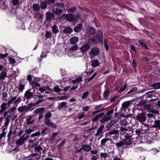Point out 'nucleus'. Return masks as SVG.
<instances>
[{"instance_id": "obj_37", "label": "nucleus", "mask_w": 160, "mask_h": 160, "mask_svg": "<svg viewBox=\"0 0 160 160\" xmlns=\"http://www.w3.org/2000/svg\"><path fill=\"white\" fill-rule=\"evenodd\" d=\"M153 87L155 89H158L160 88V82H157L154 83L150 86Z\"/></svg>"}, {"instance_id": "obj_9", "label": "nucleus", "mask_w": 160, "mask_h": 160, "mask_svg": "<svg viewBox=\"0 0 160 160\" xmlns=\"http://www.w3.org/2000/svg\"><path fill=\"white\" fill-rule=\"evenodd\" d=\"M32 89H30L27 91L24 94V97L26 98L27 100H29L31 98L34 97V95L36 93L35 92V89L33 90V92H31Z\"/></svg>"}, {"instance_id": "obj_47", "label": "nucleus", "mask_w": 160, "mask_h": 160, "mask_svg": "<svg viewBox=\"0 0 160 160\" xmlns=\"http://www.w3.org/2000/svg\"><path fill=\"white\" fill-rule=\"evenodd\" d=\"M77 7L75 6H73L70 8L68 10V13H73L76 9Z\"/></svg>"}, {"instance_id": "obj_61", "label": "nucleus", "mask_w": 160, "mask_h": 160, "mask_svg": "<svg viewBox=\"0 0 160 160\" xmlns=\"http://www.w3.org/2000/svg\"><path fill=\"white\" fill-rule=\"evenodd\" d=\"M8 126V125H5V124H4V126L2 127V132L6 133L7 132Z\"/></svg>"}, {"instance_id": "obj_20", "label": "nucleus", "mask_w": 160, "mask_h": 160, "mask_svg": "<svg viewBox=\"0 0 160 160\" xmlns=\"http://www.w3.org/2000/svg\"><path fill=\"white\" fill-rule=\"evenodd\" d=\"M82 24H79L73 28L75 32H80L82 29Z\"/></svg>"}, {"instance_id": "obj_8", "label": "nucleus", "mask_w": 160, "mask_h": 160, "mask_svg": "<svg viewBox=\"0 0 160 160\" xmlns=\"http://www.w3.org/2000/svg\"><path fill=\"white\" fill-rule=\"evenodd\" d=\"M11 99L9 100L8 102L11 105V104L14 102V104H18L22 101V98L19 97L17 99V96L11 97Z\"/></svg>"}, {"instance_id": "obj_42", "label": "nucleus", "mask_w": 160, "mask_h": 160, "mask_svg": "<svg viewBox=\"0 0 160 160\" xmlns=\"http://www.w3.org/2000/svg\"><path fill=\"white\" fill-rule=\"evenodd\" d=\"M108 140H111L112 141V140H111L110 139L106 138L102 139L101 142V146H104L105 145V143L107 142L108 141Z\"/></svg>"}, {"instance_id": "obj_33", "label": "nucleus", "mask_w": 160, "mask_h": 160, "mask_svg": "<svg viewBox=\"0 0 160 160\" xmlns=\"http://www.w3.org/2000/svg\"><path fill=\"white\" fill-rule=\"evenodd\" d=\"M96 36L99 39L102 41L103 37L102 32L101 30H98L97 31Z\"/></svg>"}, {"instance_id": "obj_63", "label": "nucleus", "mask_w": 160, "mask_h": 160, "mask_svg": "<svg viewBox=\"0 0 160 160\" xmlns=\"http://www.w3.org/2000/svg\"><path fill=\"white\" fill-rule=\"evenodd\" d=\"M137 89V88L136 87H135L131 90H130L129 92H128L126 94V95L128 94H129L130 93L132 92H133L136 91Z\"/></svg>"}, {"instance_id": "obj_22", "label": "nucleus", "mask_w": 160, "mask_h": 160, "mask_svg": "<svg viewBox=\"0 0 160 160\" xmlns=\"http://www.w3.org/2000/svg\"><path fill=\"white\" fill-rule=\"evenodd\" d=\"M154 124L152 126L153 128H155L157 129H160V120H156L154 121Z\"/></svg>"}, {"instance_id": "obj_41", "label": "nucleus", "mask_w": 160, "mask_h": 160, "mask_svg": "<svg viewBox=\"0 0 160 160\" xmlns=\"http://www.w3.org/2000/svg\"><path fill=\"white\" fill-rule=\"evenodd\" d=\"M117 122L116 120H111L109 123L106 125L107 127L108 128H110L114 124Z\"/></svg>"}, {"instance_id": "obj_49", "label": "nucleus", "mask_w": 160, "mask_h": 160, "mask_svg": "<svg viewBox=\"0 0 160 160\" xmlns=\"http://www.w3.org/2000/svg\"><path fill=\"white\" fill-rule=\"evenodd\" d=\"M6 137V133L2 132L0 134V142L5 139Z\"/></svg>"}, {"instance_id": "obj_62", "label": "nucleus", "mask_w": 160, "mask_h": 160, "mask_svg": "<svg viewBox=\"0 0 160 160\" xmlns=\"http://www.w3.org/2000/svg\"><path fill=\"white\" fill-rule=\"evenodd\" d=\"M78 46L77 44L71 47L70 50H71L74 51L77 50L78 49Z\"/></svg>"}, {"instance_id": "obj_55", "label": "nucleus", "mask_w": 160, "mask_h": 160, "mask_svg": "<svg viewBox=\"0 0 160 160\" xmlns=\"http://www.w3.org/2000/svg\"><path fill=\"white\" fill-rule=\"evenodd\" d=\"M127 87V85L126 83L123 87L121 88L118 91V92H123L126 90Z\"/></svg>"}, {"instance_id": "obj_26", "label": "nucleus", "mask_w": 160, "mask_h": 160, "mask_svg": "<svg viewBox=\"0 0 160 160\" xmlns=\"http://www.w3.org/2000/svg\"><path fill=\"white\" fill-rule=\"evenodd\" d=\"M36 94H37V95L35 94L34 95V98L35 99H39V100H42V102L45 100V99H43L44 97L42 95H40L39 93H36Z\"/></svg>"}, {"instance_id": "obj_15", "label": "nucleus", "mask_w": 160, "mask_h": 160, "mask_svg": "<svg viewBox=\"0 0 160 160\" xmlns=\"http://www.w3.org/2000/svg\"><path fill=\"white\" fill-rule=\"evenodd\" d=\"M44 123L47 125L52 128H56L57 127L54 123L50 121V119H44Z\"/></svg>"}, {"instance_id": "obj_60", "label": "nucleus", "mask_w": 160, "mask_h": 160, "mask_svg": "<svg viewBox=\"0 0 160 160\" xmlns=\"http://www.w3.org/2000/svg\"><path fill=\"white\" fill-rule=\"evenodd\" d=\"M0 7L3 9H5L6 8L7 6L4 2H2V3H0Z\"/></svg>"}, {"instance_id": "obj_51", "label": "nucleus", "mask_w": 160, "mask_h": 160, "mask_svg": "<svg viewBox=\"0 0 160 160\" xmlns=\"http://www.w3.org/2000/svg\"><path fill=\"white\" fill-rule=\"evenodd\" d=\"M45 36L47 38H50L52 36V33L50 31H47L45 33Z\"/></svg>"}, {"instance_id": "obj_12", "label": "nucleus", "mask_w": 160, "mask_h": 160, "mask_svg": "<svg viewBox=\"0 0 160 160\" xmlns=\"http://www.w3.org/2000/svg\"><path fill=\"white\" fill-rule=\"evenodd\" d=\"M91 47L90 44L89 42L85 43L80 48L82 52L85 53L88 51Z\"/></svg>"}, {"instance_id": "obj_16", "label": "nucleus", "mask_w": 160, "mask_h": 160, "mask_svg": "<svg viewBox=\"0 0 160 160\" xmlns=\"http://www.w3.org/2000/svg\"><path fill=\"white\" fill-rule=\"evenodd\" d=\"M104 126L102 125L97 130V133L95 135L96 137L100 136L102 137L103 134V131Z\"/></svg>"}, {"instance_id": "obj_25", "label": "nucleus", "mask_w": 160, "mask_h": 160, "mask_svg": "<svg viewBox=\"0 0 160 160\" xmlns=\"http://www.w3.org/2000/svg\"><path fill=\"white\" fill-rule=\"evenodd\" d=\"M73 31V29L69 26L66 27L63 30V32L66 34H70Z\"/></svg>"}, {"instance_id": "obj_14", "label": "nucleus", "mask_w": 160, "mask_h": 160, "mask_svg": "<svg viewBox=\"0 0 160 160\" xmlns=\"http://www.w3.org/2000/svg\"><path fill=\"white\" fill-rule=\"evenodd\" d=\"M46 21H51L54 18L55 15L51 12H47L45 13Z\"/></svg>"}, {"instance_id": "obj_13", "label": "nucleus", "mask_w": 160, "mask_h": 160, "mask_svg": "<svg viewBox=\"0 0 160 160\" xmlns=\"http://www.w3.org/2000/svg\"><path fill=\"white\" fill-rule=\"evenodd\" d=\"M99 49L97 47L93 48L89 52L90 56L92 57L93 56H97L98 55L99 53Z\"/></svg>"}, {"instance_id": "obj_50", "label": "nucleus", "mask_w": 160, "mask_h": 160, "mask_svg": "<svg viewBox=\"0 0 160 160\" xmlns=\"http://www.w3.org/2000/svg\"><path fill=\"white\" fill-rule=\"evenodd\" d=\"M82 81V78L81 77H79L73 80L72 82L73 83H75L78 82H81Z\"/></svg>"}, {"instance_id": "obj_7", "label": "nucleus", "mask_w": 160, "mask_h": 160, "mask_svg": "<svg viewBox=\"0 0 160 160\" xmlns=\"http://www.w3.org/2000/svg\"><path fill=\"white\" fill-rule=\"evenodd\" d=\"M11 105L8 102H2L0 105V114H2L5 111L9 108Z\"/></svg>"}, {"instance_id": "obj_27", "label": "nucleus", "mask_w": 160, "mask_h": 160, "mask_svg": "<svg viewBox=\"0 0 160 160\" xmlns=\"http://www.w3.org/2000/svg\"><path fill=\"white\" fill-rule=\"evenodd\" d=\"M100 62L98 59H94L92 61L91 66L93 67H95L100 65Z\"/></svg>"}, {"instance_id": "obj_57", "label": "nucleus", "mask_w": 160, "mask_h": 160, "mask_svg": "<svg viewBox=\"0 0 160 160\" xmlns=\"http://www.w3.org/2000/svg\"><path fill=\"white\" fill-rule=\"evenodd\" d=\"M54 91L56 92H58L62 91V90L59 88L58 86L54 87Z\"/></svg>"}, {"instance_id": "obj_39", "label": "nucleus", "mask_w": 160, "mask_h": 160, "mask_svg": "<svg viewBox=\"0 0 160 160\" xmlns=\"http://www.w3.org/2000/svg\"><path fill=\"white\" fill-rule=\"evenodd\" d=\"M48 2H41L40 3V6L42 9L46 8L48 6Z\"/></svg>"}, {"instance_id": "obj_35", "label": "nucleus", "mask_w": 160, "mask_h": 160, "mask_svg": "<svg viewBox=\"0 0 160 160\" xmlns=\"http://www.w3.org/2000/svg\"><path fill=\"white\" fill-rule=\"evenodd\" d=\"M82 149L85 151H89L91 150L92 148L87 145H83L82 146Z\"/></svg>"}, {"instance_id": "obj_34", "label": "nucleus", "mask_w": 160, "mask_h": 160, "mask_svg": "<svg viewBox=\"0 0 160 160\" xmlns=\"http://www.w3.org/2000/svg\"><path fill=\"white\" fill-rule=\"evenodd\" d=\"M24 85L22 84L20 82L18 86V92H22L24 89Z\"/></svg>"}, {"instance_id": "obj_24", "label": "nucleus", "mask_w": 160, "mask_h": 160, "mask_svg": "<svg viewBox=\"0 0 160 160\" xmlns=\"http://www.w3.org/2000/svg\"><path fill=\"white\" fill-rule=\"evenodd\" d=\"M78 38L77 37H74L71 38L70 39V42L72 44H75L78 41Z\"/></svg>"}, {"instance_id": "obj_19", "label": "nucleus", "mask_w": 160, "mask_h": 160, "mask_svg": "<svg viewBox=\"0 0 160 160\" xmlns=\"http://www.w3.org/2000/svg\"><path fill=\"white\" fill-rule=\"evenodd\" d=\"M63 12L62 10L58 8H56V9L53 8L52 10V12L54 14L58 16H60Z\"/></svg>"}, {"instance_id": "obj_1", "label": "nucleus", "mask_w": 160, "mask_h": 160, "mask_svg": "<svg viewBox=\"0 0 160 160\" xmlns=\"http://www.w3.org/2000/svg\"><path fill=\"white\" fill-rule=\"evenodd\" d=\"M114 113L113 109L110 110L107 112L106 115L103 112L99 113L96 115L95 117L92 118V120L93 122L97 121L101 117L103 116V118L100 120L101 123H104L105 122L110 120L112 116V114Z\"/></svg>"}, {"instance_id": "obj_32", "label": "nucleus", "mask_w": 160, "mask_h": 160, "mask_svg": "<svg viewBox=\"0 0 160 160\" xmlns=\"http://www.w3.org/2000/svg\"><path fill=\"white\" fill-rule=\"evenodd\" d=\"M43 150L42 148L39 146L35 147L34 148V150L36 152H38L40 154L41 151Z\"/></svg>"}, {"instance_id": "obj_5", "label": "nucleus", "mask_w": 160, "mask_h": 160, "mask_svg": "<svg viewBox=\"0 0 160 160\" xmlns=\"http://www.w3.org/2000/svg\"><path fill=\"white\" fill-rule=\"evenodd\" d=\"M45 108H43L41 107L36 109L33 112V113L34 115L38 114L39 117L38 119L39 120H41L43 117V114Z\"/></svg>"}, {"instance_id": "obj_58", "label": "nucleus", "mask_w": 160, "mask_h": 160, "mask_svg": "<svg viewBox=\"0 0 160 160\" xmlns=\"http://www.w3.org/2000/svg\"><path fill=\"white\" fill-rule=\"evenodd\" d=\"M54 6H58L62 8H63L64 6V4L62 2H60L58 3H56Z\"/></svg>"}, {"instance_id": "obj_4", "label": "nucleus", "mask_w": 160, "mask_h": 160, "mask_svg": "<svg viewBox=\"0 0 160 160\" xmlns=\"http://www.w3.org/2000/svg\"><path fill=\"white\" fill-rule=\"evenodd\" d=\"M119 131L117 130H114L110 131L107 133V136H109L110 138H112L113 140L118 139L119 137Z\"/></svg>"}, {"instance_id": "obj_38", "label": "nucleus", "mask_w": 160, "mask_h": 160, "mask_svg": "<svg viewBox=\"0 0 160 160\" xmlns=\"http://www.w3.org/2000/svg\"><path fill=\"white\" fill-rule=\"evenodd\" d=\"M127 120V119L121 120L120 122V124L121 126H126L128 124Z\"/></svg>"}, {"instance_id": "obj_64", "label": "nucleus", "mask_w": 160, "mask_h": 160, "mask_svg": "<svg viewBox=\"0 0 160 160\" xmlns=\"http://www.w3.org/2000/svg\"><path fill=\"white\" fill-rule=\"evenodd\" d=\"M89 93V92H84L83 93V94L82 95V98L83 99L86 98L87 97Z\"/></svg>"}, {"instance_id": "obj_10", "label": "nucleus", "mask_w": 160, "mask_h": 160, "mask_svg": "<svg viewBox=\"0 0 160 160\" xmlns=\"http://www.w3.org/2000/svg\"><path fill=\"white\" fill-rule=\"evenodd\" d=\"M25 134H23L16 141V143L17 146L20 147L24 143L25 141L27 139V137H25Z\"/></svg>"}, {"instance_id": "obj_44", "label": "nucleus", "mask_w": 160, "mask_h": 160, "mask_svg": "<svg viewBox=\"0 0 160 160\" xmlns=\"http://www.w3.org/2000/svg\"><path fill=\"white\" fill-rule=\"evenodd\" d=\"M147 102V101L145 100H142L139 101L138 104H136V106L138 107L144 105Z\"/></svg>"}, {"instance_id": "obj_30", "label": "nucleus", "mask_w": 160, "mask_h": 160, "mask_svg": "<svg viewBox=\"0 0 160 160\" xmlns=\"http://www.w3.org/2000/svg\"><path fill=\"white\" fill-rule=\"evenodd\" d=\"M2 101H7V98L8 97V93L6 92H4L2 91Z\"/></svg>"}, {"instance_id": "obj_54", "label": "nucleus", "mask_w": 160, "mask_h": 160, "mask_svg": "<svg viewBox=\"0 0 160 160\" xmlns=\"http://www.w3.org/2000/svg\"><path fill=\"white\" fill-rule=\"evenodd\" d=\"M52 114L50 111H48L45 115V118L44 119H49Z\"/></svg>"}, {"instance_id": "obj_29", "label": "nucleus", "mask_w": 160, "mask_h": 160, "mask_svg": "<svg viewBox=\"0 0 160 160\" xmlns=\"http://www.w3.org/2000/svg\"><path fill=\"white\" fill-rule=\"evenodd\" d=\"M36 155H38V153H35L31 156L30 155L28 157H24V160H34L35 159L34 156Z\"/></svg>"}, {"instance_id": "obj_18", "label": "nucleus", "mask_w": 160, "mask_h": 160, "mask_svg": "<svg viewBox=\"0 0 160 160\" xmlns=\"http://www.w3.org/2000/svg\"><path fill=\"white\" fill-rule=\"evenodd\" d=\"M34 115H29L27 117L26 119V123L28 124H30L34 122V120L32 119Z\"/></svg>"}, {"instance_id": "obj_6", "label": "nucleus", "mask_w": 160, "mask_h": 160, "mask_svg": "<svg viewBox=\"0 0 160 160\" xmlns=\"http://www.w3.org/2000/svg\"><path fill=\"white\" fill-rule=\"evenodd\" d=\"M136 119L138 122L141 123L144 122L147 119L146 113L142 112L138 113L136 116Z\"/></svg>"}, {"instance_id": "obj_53", "label": "nucleus", "mask_w": 160, "mask_h": 160, "mask_svg": "<svg viewBox=\"0 0 160 160\" xmlns=\"http://www.w3.org/2000/svg\"><path fill=\"white\" fill-rule=\"evenodd\" d=\"M66 102H62L58 104V108L59 109H61L66 105Z\"/></svg>"}, {"instance_id": "obj_45", "label": "nucleus", "mask_w": 160, "mask_h": 160, "mask_svg": "<svg viewBox=\"0 0 160 160\" xmlns=\"http://www.w3.org/2000/svg\"><path fill=\"white\" fill-rule=\"evenodd\" d=\"M109 95V93L108 90L107 89H106L103 93V97L104 98H107L108 97Z\"/></svg>"}, {"instance_id": "obj_59", "label": "nucleus", "mask_w": 160, "mask_h": 160, "mask_svg": "<svg viewBox=\"0 0 160 160\" xmlns=\"http://www.w3.org/2000/svg\"><path fill=\"white\" fill-rule=\"evenodd\" d=\"M96 74L97 72H96L91 76L88 80V82H89L92 80L93 79H94L95 77L96 76Z\"/></svg>"}, {"instance_id": "obj_21", "label": "nucleus", "mask_w": 160, "mask_h": 160, "mask_svg": "<svg viewBox=\"0 0 160 160\" xmlns=\"http://www.w3.org/2000/svg\"><path fill=\"white\" fill-rule=\"evenodd\" d=\"M75 16L72 14H68L66 15V18L67 21L72 22L74 20Z\"/></svg>"}, {"instance_id": "obj_40", "label": "nucleus", "mask_w": 160, "mask_h": 160, "mask_svg": "<svg viewBox=\"0 0 160 160\" xmlns=\"http://www.w3.org/2000/svg\"><path fill=\"white\" fill-rule=\"evenodd\" d=\"M92 42L95 43H97L101 41L102 42V40L99 39L96 36H94L92 38Z\"/></svg>"}, {"instance_id": "obj_52", "label": "nucleus", "mask_w": 160, "mask_h": 160, "mask_svg": "<svg viewBox=\"0 0 160 160\" xmlns=\"http://www.w3.org/2000/svg\"><path fill=\"white\" fill-rule=\"evenodd\" d=\"M88 32L90 34L93 35L96 33V31L94 28H91L88 29Z\"/></svg>"}, {"instance_id": "obj_36", "label": "nucleus", "mask_w": 160, "mask_h": 160, "mask_svg": "<svg viewBox=\"0 0 160 160\" xmlns=\"http://www.w3.org/2000/svg\"><path fill=\"white\" fill-rule=\"evenodd\" d=\"M130 101H127L123 102L122 104V107L125 109L127 108L130 105Z\"/></svg>"}, {"instance_id": "obj_56", "label": "nucleus", "mask_w": 160, "mask_h": 160, "mask_svg": "<svg viewBox=\"0 0 160 160\" xmlns=\"http://www.w3.org/2000/svg\"><path fill=\"white\" fill-rule=\"evenodd\" d=\"M155 118H148V122L149 125H152V123L153 122L154 120L155 119Z\"/></svg>"}, {"instance_id": "obj_2", "label": "nucleus", "mask_w": 160, "mask_h": 160, "mask_svg": "<svg viewBox=\"0 0 160 160\" xmlns=\"http://www.w3.org/2000/svg\"><path fill=\"white\" fill-rule=\"evenodd\" d=\"M42 100H37L34 103H30L28 106L25 105L23 106H20L18 107L17 108V110L19 112H26L29 111H32L33 109H30L33 106H36L38 105L41 103L42 102Z\"/></svg>"}, {"instance_id": "obj_23", "label": "nucleus", "mask_w": 160, "mask_h": 160, "mask_svg": "<svg viewBox=\"0 0 160 160\" xmlns=\"http://www.w3.org/2000/svg\"><path fill=\"white\" fill-rule=\"evenodd\" d=\"M51 28L52 30V32L53 33L55 34L58 33L59 32V29L58 27L55 24L51 27Z\"/></svg>"}, {"instance_id": "obj_28", "label": "nucleus", "mask_w": 160, "mask_h": 160, "mask_svg": "<svg viewBox=\"0 0 160 160\" xmlns=\"http://www.w3.org/2000/svg\"><path fill=\"white\" fill-rule=\"evenodd\" d=\"M33 88L35 89L36 88L38 89V87L40 88V84L36 82H32L31 84Z\"/></svg>"}, {"instance_id": "obj_43", "label": "nucleus", "mask_w": 160, "mask_h": 160, "mask_svg": "<svg viewBox=\"0 0 160 160\" xmlns=\"http://www.w3.org/2000/svg\"><path fill=\"white\" fill-rule=\"evenodd\" d=\"M151 105L150 104H145L142 108L143 110L148 111L151 108Z\"/></svg>"}, {"instance_id": "obj_11", "label": "nucleus", "mask_w": 160, "mask_h": 160, "mask_svg": "<svg viewBox=\"0 0 160 160\" xmlns=\"http://www.w3.org/2000/svg\"><path fill=\"white\" fill-rule=\"evenodd\" d=\"M125 138L122 141L124 145H129L131 143V141L134 138H132V136L129 135H125Z\"/></svg>"}, {"instance_id": "obj_46", "label": "nucleus", "mask_w": 160, "mask_h": 160, "mask_svg": "<svg viewBox=\"0 0 160 160\" xmlns=\"http://www.w3.org/2000/svg\"><path fill=\"white\" fill-rule=\"evenodd\" d=\"M116 147L117 148H119L123 146L124 145L122 141L117 142L115 143Z\"/></svg>"}, {"instance_id": "obj_3", "label": "nucleus", "mask_w": 160, "mask_h": 160, "mask_svg": "<svg viewBox=\"0 0 160 160\" xmlns=\"http://www.w3.org/2000/svg\"><path fill=\"white\" fill-rule=\"evenodd\" d=\"M19 129L17 127L15 128H11L7 135L8 141L10 142L14 138L15 135L18 132Z\"/></svg>"}, {"instance_id": "obj_17", "label": "nucleus", "mask_w": 160, "mask_h": 160, "mask_svg": "<svg viewBox=\"0 0 160 160\" xmlns=\"http://www.w3.org/2000/svg\"><path fill=\"white\" fill-rule=\"evenodd\" d=\"M7 73V72L2 71L0 73V80L2 82L3 80L6 78Z\"/></svg>"}, {"instance_id": "obj_31", "label": "nucleus", "mask_w": 160, "mask_h": 160, "mask_svg": "<svg viewBox=\"0 0 160 160\" xmlns=\"http://www.w3.org/2000/svg\"><path fill=\"white\" fill-rule=\"evenodd\" d=\"M32 7L34 11L35 12H37L40 10V7L39 5L38 4H34L32 5Z\"/></svg>"}, {"instance_id": "obj_48", "label": "nucleus", "mask_w": 160, "mask_h": 160, "mask_svg": "<svg viewBox=\"0 0 160 160\" xmlns=\"http://www.w3.org/2000/svg\"><path fill=\"white\" fill-rule=\"evenodd\" d=\"M100 157L102 158H103L104 160L108 157V154L106 152H101L100 153Z\"/></svg>"}]
</instances>
